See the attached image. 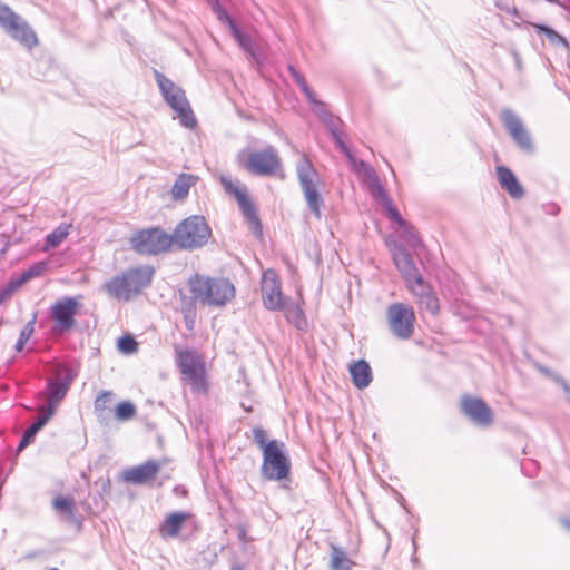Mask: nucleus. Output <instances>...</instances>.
<instances>
[{
    "instance_id": "f257e3e1",
    "label": "nucleus",
    "mask_w": 570,
    "mask_h": 570,
    "mask_svg": "<svg viewBox=\"0 0 570 570\" xmlns=\"http://www.w3.org/2000/svg\"><path fill=\"white\" fill-rule=\"evenodd\" d=\"M191 298L212 308H222L232 302L236 289L234 284L224 277L195 275L188 281Z\"/></svg>"
},
{
    "instance_id": "f03ea898",
    "label": "nucleus",
    "mask_w": 570,
    "mask_h": 570,
    "mask_svg": "<svg viewBox=\"0 0 570 570\" xmlns=\"http://www.w3.org/2000/svg\"><path fill=\"white\" fill-rule=\"evenodd\" d=\"M154 274L155 269L149 265L130 268L112 277L104 288L110 296L127 302L150 285Z\"/></svg>"
},
{
    "instance_id": "7ed1b4c3",
    "label": "nucleus",
    "mask_w": 570,
    "mask_h": 570,
    "mask_svg": "<svg viewBox=\"0 0 570 570\" xmlns=\"http://www.w3.org/2000/svg\"><path fill=\"white\" fill-rule=\"evenodd\" d=\"M212 230L204 216L193 215L180 222L171 234L173 245L181 249H197L207 244Z\"/></svg>"
},
{
    "instance_id": "20e7f679",
    "label": "nucleus",
    "mask_w": 570,
    "mask_h": 570,
    "mask_svg": "<svg viewBox=\"0 0 570 570\" xmlns=\"http://www.w3.org/2000/svg\"><path fill=\"white\" fill-rule=\"evenodd\" d=\"M155 79L165 101L175 111V118L179 119L183 127L194 129L197 120L185 96V91L158 71H155Z\"/></svg>"
},
{
    "instance_id": "39448f33",
    "label": "nucleus",
    "mask_w": 570,
    "mask_h": 570,
    "mask_svg": "<svg viewBox=\"0 0 570 570\" xmlns=\"http://www.w3.org/2000/svg\"><path fill=\"white\" fill-rule=\"evenodd\" d=\"M296 173L307 207L320 219L322 217V207L324 206L323 197L318 191L321 178L306 155H303L298 160Z\"/></svg>"
},
{
    "instance_id": "423d86ee",
    "label": "nucleus",
    "mask_w": 570,
    "mask_h": 570,
    "mask_svg": "<svg viewBox=\"0 0 570 570\" xmlns=\"http://www.w3.org/2000/svg\"><path fill=\"white\" fill-rule=\"evenodd\" d=\"M77 373L67 365L60 364L56 367L55 376L48 379L46 390L39 395L46 399V404L41 405L38 411L55 414L57 405L67 395L70 385L76 379Z\"/></svg>"
},
{
    "instance_id": "0eeeda50",
    "label": "nucleus",
    "mask_w": 570,
    "mask_h": 570,
    "mask_svg": "<svg viewBox=\"0 0 570 570\" xmlns=\"http://www.w3.org/2000/svg\"><path fill=\"white\" fill-rule=\"evenodd\" d=\"M237 161L243 168L256 176H271L282 166L276 148L271 145L250 153L242 150L237 155Z\"/></svg>"
},
{
    "instance_id": "6e6552de",
    "label": "nucleus",
    "mask_w": 570,
    "mask_h": 570,
    "mask_svg": "<svg viewBox=\"0 0 570 570\" xmlns=\"http://www.w3.org/2000/svg\"><path fill=\"white\" fill-rule=\"evenodd\" d=\"M0 27L16 41L31 50L38 46V37L30 24L9 6L0 2Z\"/></svg>"
},
{
    "instance_id": "1a4fd4ad",
    "label": "nucleus",
    "mask_w": 570,
    "mask_h": 570,
    "mask_svg": "<svg viewBox=\"0 0 570 570\" xmlns=\"http://www.w3.org/2000/svg\"><path fill=\"white\" fill-rule=\"evenodd\" d=\"M176 361L183 379L191 386L193 391H206V370L202 356L193 350L176 348Z\"/></svg>"
},
{
    "instance_id": "9d476101",
    "label": "nucleus",
    "mask_w": 570,
    "mask_h": 570,
    "mask_svg": "<svg viewBox=\"0 0 570 570\" xmlns=\"http://www.w3.org/2000/svg\"><path fill=\"white\" fill-rule=\"evenodd\" d=\"M132 248L142 255H157L173 246L171 235L159 227L139 230L130 238Z\"/></svg>"
},
{
    "instance_id": "9b49d317",
    "label": "nucleus",
    "mask_w": 570,
    "mask_h": 570,
    "mask_svg": "<svg viewBox=\"0 0 570 570\" xmlns=\"http://www.w3.org/2000/svg\"><path fill=\"white\" fill-rule=\"evenodd\" d=\"M289 461L284 452V443L272 440L263 452L262 475L271 481H279L287 478Z\"/></svg>"
},
{
    "instance_id": "f8f14e48",
    "label": "nucleus",
    "mask_w": 570,
    "mask_h": 570,
    "mask_svg": "<svg viewBox=\"0 0 570 570\" xmlns=\"http://www.w3.org/2000/svg\"><path fill=\"white\" fill-rule=\"evenodd\" d=\"M415 321L414 308L405 303H392L386 308L389 330L400 340H409L412 337Z\"/></svg>"
},
{
    "instance_id": "ddd939ff",
    "label": "nucleus",
    "mask_w": 570,
    "mask_h": 570,
    "mask_svg": "<svg viewBox=\"0 0 570 570\" xmlns=\"http://www.w3.org/2000/svg\"><path fill=\"white\" fill-rule=\"evenodd\" d=\"M220 184L224 190L234 196L238 203L239 209L248 223L249 229L257 237L262 236V224L257 216L256 208L252 203L247 189L238 181H234L228 176L220 177Z\"/></svg>"
},
{
    "instance_id": "4468645a",
    "label": "nucleus",
    "mask_w": 570,
    "mask_h": 570,
    "mask_svg": "<svg viewBox=\"0 0 570 570\" xmlns=\"http://www.w3.org/2000/svg\"><path fill=\"white\" fill-rule=\"evenodd\" d=\"M80 306L77 297L65 296L55 302L50 307V317L53 321L52 333L63 334L70 331L75 324V316Z\"/></svg>"
},
{
    "instance_id": "2eb2a0df",
    "label": "nucleus",
    "mask_w": 570,
    "mask_h": 570,
    "mask_svg": "<svg viewBox=\"0 0 570 570\" xmlns=\"http://www.w3.org/2000/svg\"><path fill=\"white\" fill-rule=\"evenodd\" d=\"M406 289L413 296L420 311L436 315L440 311V302L433 286L421 275L405 284Z\"/></svg>"
},
{
    "instance_id": "dca6fc26",
    "label": "nucleus",
    "mask_w": 570,
    "mask_h": 570,
    "mask_svg": "<svg viewBox=\"0 0 570 570\" xmlns=\"http://www.w3.org/2000/svg\"><path fill=\"white\" fill-rule=\"evenodd\" d=\"M261 292L263 305L268 311H279L287 298L283 295L281 281L273 269H267L262 275Z\"/></svg>"
},
{
    "instance_id": "f3484780",
    "label": "nucleus",
    "mask_w": 570,
    "mask_h": 570,
    "mask_svg": "<svg viewBox=\"0 0 570 570\" xmlns=\"http://www.w3.org/2000/svg\"><path fill=\"white\" fill-rule=\"evenodd\" d=\"M462 413L478 426H490L493 423V411L480 397L463 395L461 397Z\"/></svg>"
},
{
    "instance_id": "a211bd4d",
    "label": "nucleus",
    "mask_w": 570,
    "mask_h": 570,
    "mask_svg": "<svg viewBox=\"0 0 570 570\" xmlns=\"http://www.w3.org/2000/svg\"><path fill=\"white\" fill-rule=\"evenodd\" d=\"M500 118L519 148L523 151L532 153L534 148L531 137L518 115L510 109H503Z\"/></svg>"
},
{
    "instance_id": "6ab92c4d",
    "label": "nucleus",
    "mask_w": 570,
    "mask_h": 570,
    "mask_svg": "<svg viewBox=\"0 0 570 570\" xmlns=\"http://www.w3.org/2000/svg\"><path fill=\"white\" fill-rule=\"evenodd\" d=\"M392 259L396 269L401 274L404 284H407L422 275L415 265L412 255L404 246L394 244L392 248Z\"/></svg>"
},
{
    "instance_id": "aec40b11",
    "label": "nucleus",
    "mask_w": 570,
    "mask_h": 570,
    "mask_svg": "<svg viewBox=\"0 0 570 570\" xmlns=\"http://www.w3.org/2000/svg\"><path fill=\"white\" fill-rule=\"evenodd\" d=\"M161 464L155 460H148L145 463L128 469L124 472V480L134 484H144L153 480L159 472Z\"/></svg>"
},
{
    "instance_id": "412c9836",
    "label": "nucleus",
    "mask_w": 570,
    "mask_h": 570,
    "mask_svg": "<svg viewBox=\"0 0 570 570\" xmlns=\"http://www.w3.org/2000/svg\"><path fill=\"white\" fill-rule=\"evenodd\" d=\"M498 180L503 189L514 199H520L524 195V190L518 181L514 174L504 166L497 167Z\"/></svg>"
},
{
    "instance_id": "4be33fe9",
    "label": "nucleus",
    "mask_w": 570,
    "mask_h": 570,
    "mask_svg": "<svg viewBox=\"0 0 570 570\" xmlns=\"http://www.w3.org/2000/svg\"><path fill=\"white\" fill-rule=\"evenodd\" d=\"M187 518L188 514L186 512H174L168 514L159 525V534L161 538L167 539L177 537Z\"/></svg>"
},
{
    "instance_id": "5701e85b",
    "label": "nucleus",
    "mask_w": 570,
    "mask_h": 570,
    "mask_svg": "<svg viewBox=\"0 0 570 570\" xmlns=\"http://www.w3.org/2000/svg\"><path fill=\"white\" fill-rule=\"evenodd\" d=\"M348 370L352 382L357 389H365L372 382V370L366 361H356L350 365Z\"/></svg>"
},
{
    "instance_id": "b1692460",
    "label": "nucleus",
    "mask_w": 570,
    "mask_h": 570,
    "mask_svg": "<svg viewBox=\"0 0 570 570\" xmlns=\"http://www.w3.org/2000/svg\"><path fill=\"white\" fill-rule=\"evenodd\" d=\"M47 267L48 264L46 262L35 263L29 268L23 271L19 276L13 277L9 281L7 292L10 294L11 292L22 286L24 283L29 282L30 279L42 275Z\"/></svg>"
},
{
    "instance_id": "393cba45",
    "label": "nucleus",
    "mask_w": 570,
    "mask_h": 570,
    "mask_svg": "<svg viewBox=\"0 0 570 570\" xmlns=\"http://www.w3.org/2000/svg\"><path fill=\"white\" fill-rule=\"evenodd\" d=\"M198 176L191 174H180L171 187V197L175 200H183L188 196L189 189L196 185Z\"/></svg>"
},
{
    "instance_id": "a878e982",
    "label": "nucleus",
    "mask_w": 570,
    "mask_h": 570,
    "mask_svg": "<svg viewBox=\"0 0 570 570\" xmlns=\"http://www.w3.org/2000/svg\"><path fill=\"white\" fill-rule=\"evenodd\" d=\"M51 419L50 411L48 413L39 412V416L35 423H32L23 433L22 439L19 442L18 451H22L33 440L36 434L48 423Z\"/></svg>"
},
{
    "instance_id": "bb28decb",
    "label": "nucleus",
    "mask_w": 570,
    "mask_h": 570,
    "mask_svg": "<svg viewBox=\"0 0 570 570\" xmlns=\"http://www.w3.org/2000/svg\"><path fill=\"white\" fill-rule=\"evenodd\" d=\"M355 563L348 558L346 551L337 546H331L330 569L352 570Z\"/></svg>"
},
{
    "instance_id": "cd10ccee",
    "label": "nucleus",
    "mask_w": 570,
    "mask_h": 570,
    "mask_svg": "<svg viewBox=\"0 0 570 570\" xmlns=\"http://www.w3.org/2000/svg\"><path fill=\"white\" fill-rule=\"evenodd\" d=\"M281 311L284 312L286 320L298 330H303L306 326V318L302 308L297 304L287 303L286 301Z\"/></svg>"
},
{
    "instance_id": "c85d7f7f",
    "label": "nucleus",
    "mask_w": 570,
    "mask_h": 570,
    "mask_svg": "<svg viewBox=\"0 0 570 570\" xmlns=\"http://www.w3.org/2000/svg\"><path fill=\"white\" fill-rule=\"evenodd\" d=\"M71 225L61 224L46 236L43 250L58 247L69 235Z\"/></svg>"
},
{
    "instance_id": "c756f323",
    "label": "nucleus",
    "mask_w": 570,
    "mask_h": 570,
    "mask_svg": "<svg viewBox=\"0 0 570 570\" xmlns=\"http://www.w3.org/2000/svg\"><path fill=\"white\" fill-rule=\"evenodd\" d=\"M351 169L364 181L373 178L376 175L375 170L364 160L357 159L355 155L348 159Z\"/></svg>"
},
{
    "instance_id": "7c9ffc66",
    "label": "nucleus",
    "mask_w": 570,
    "mask_h": 570,
    "mask_svg": "<svg viewBox=\"0 0 570 570\" xmlns=\"http://www.w3.org/2000/svg\"><path fill=\"white\" fill-rule=\"evenodd\" d=\"M368 186L370 193L380 204L383 206L384 204H389L391 197L386 193V190L381 185L377 175L373 176V178L365 181Z\"/></svg>"
},
{
    "instance_id": "2f4dec72",
    "label": "nucleus",
    "mask_w": 570,
    "mask_h": 570,
    "mask_svg": "<svg viewBox=\"0 0 570 570\" xmlns=\"http://www.w3.org/2000/svg\"><path fill=\"white\" fill-rule=\"evenodd\" d=\"M534 28L537 29L538 32L543 33L548 38L550 43L554 46H561L566 50H569V42L567 41V39L563 36L559 35L553 29L543 24H535Z\"/></svg>"
},
{
    "instance_id": "473e14b6",
    "label": "nucleus",
    "mask_w": 570,
    "mask_h": 570,
    "mask_svg": "<svg viewBox=\"0 0 570 570\" xmlns=\"http://www.w3.org/2000/svg\"><path fill=\"white\" fill-rule=\"evenodd\" d=\"M230 33L246 52H248L252 57H255V45L250 36L242 32L237 26H232Z\"/></svg>"
},
{
    "instance_id": "72a5a7b5",
    "label": "nucleus",
    "mask_w": 570,
    "mask_h": 570,
    "mask_svg": "<svg viewBox=\"0 0 570 570\" xmlns=\"http://www.w3.org/2000/svg\"><path fill=\"white\" fill-rule=\"evenodd\" d=\"M288 70L294 79V81L297 83L299 89L304 92L306 99L308 101H314V92L305 81L304 77L292 66L288 67Z\"/></svg>"
},
{
    "instance_id": "f704fd0d",
    "label": "nucleus",
    "mask_w": 570,
    "mask_h": 570,
    "mask_svg": "<svg viewBox=\"0 0 570 570\" xmlns=\"http://www.w3.org/2000/svg\"><path fill=\"white\" fill-rule=\"evenodd\" d=\"M136 414V407L131 402H121L117 405L115 416L119 421H128Z\"/></svg>"
},
{
    "instance_id": "c9c22d12",
    "label": "nucleus",
    "mask_w": 570,
    "mask_h": 570,
    "mask_svg": "<svg viewBox=\"0 0 570 570\" xmlns=\"http://www.w3.org/2000/svg\"><path fill=\"white\" fill-rule=\"evenodd\" d=\"M35 322H36V317H33L30 322H28L20 331L19 338L14 346V350L17 352H21L23 350L26 342L32 335V333L35 331Z\"/></svg>"
},
{
    "instance_id": "e433bc0d",
    "label": "nucleus",
    "mask_w": 570,
    "mask_h": 570,
    "mask_svg": "<svg viewBox=\"0 0 570 570\" xmlns=\"http://www.w3.org/2000/svg\"><path fill=\"white\" fill-rule=\"evenodd\" d=\"M73 500L69 498L58 497L53 500V508L61 513L72 517Z\"/></svg>"
},
{
    "instance_id": "4c0bfd02",
    "label": "nucleus",
    "mask_w": 570,
    "mask_h": 570,
    "mask_svg": "<svg viewBox=\"0 0 570 570\" xmlns=\"http://www.w3.org/2000/svg\"><path fill=\"white\" fill-rule=\"evenodd\" d=\"M212 3L213 10L216 13L219 21L226 23L232 30V26H236L234 20L229 17V14L226 12V10L220 6L218 0H208Z\"/></svg>"
},
{
    "instance_id": "58836bf2",
    "label": "nucleus",
    "mask_w": 570,
    "mask_h": 570,
    "mask_svg": "<svg viewBox=\"0 0 570 570\" xmlns=\"http://www.w3.org/2000/svg\"><path fill=\"white\" fill-rule=\"evenodd\" d=\"M138 344L131 336H122L118 340V348L125 354H131L137 351Z\"/></svg>"
},
{
    "instance_id": "ea45409f",
    "label": "nucleus",
    "mask_w": 570,
    "mask_h": 570,
    "mask_svg": "<svg viewBox=\"0 0 570 570\" xmlns=\"http://www.w3.org/2000/svg\"><path fill=\"white\" fill-rule=\"evenodd\" d=\"M321 120L330 130L331 136L340 132L341 120L336 118L334 115H332L330 111L328 114L325 115V117L321 118Z\"/></svg>"
},
{
    "instance_id": "a19ab883",
    "label": "nucleus",
    "mask_w": 570,
    "mask_h": 570,
    "mask_svg": "<svg viewBox=\"0 0 570 570\" xmlns=\"http://www.w3.org/2000/svg\"><path fill=\"white\" fill-rule=\"evenodd\" d=\"M321 120L330 130L331 136L340 132L341 120L336 118L334 115H332L330 111L328 114L325 115V117L321 118Z\"/></svg>"
},
{
    "instance_id": "79ce46f5",
    "label": "nucleus",
    "mask_w": 570,
    "mask_h": 570,
    "mask_svg": "<svg viewBox=\"0 0 570 570\" xmlns=\"http://www.w3.org/2000/svg\"><path fill=\"white\" fill-rule=\"evenodd\" d=\"M384 209L387 213V216L391 220L395 222L400 226H405V220L401 217L397 209L393 205V200H390L389 204L383 205Z\"/></svg>"
},
{
    "instance_id": "37998d69",
    "label": "nucleus",
    "mask_w": 570,
    "mask_h": 570,
    "mask_svg": "<svg viewBox=\"0 0 570 570\" xmlns=\"http://www.w3.org/2000/svg\"><path fill=\"white\" fill-rule=\"evenodd\" d=\"M384 209L387 213V216L391 220L395 222L400 226H405V220L401 217L397 209L393 205V200H390L389 204L383 205Z\"/></svg>"
},
{
    "instance_id": "c03bdc74",
    "label": "nucleus",
    "mask_w": 570,
    "mask_h": 570,
    "mask_svg": "<svg viewBox=\"0 0 570 570\" xmlns=\"http://www.w3.org/2000/svg\"><path fill=\"white\" fill-rule=\"evenodd\" d=\"M332 138H333L335 145L337 146V148L344 154V156L348 160L350 157L353 156L354 154L352 153L350 147L343 140L341 132L332 135Z\"/></svg>"
},
{
    "instance_id": "a18cd8bd",
    "label": "nucleus",
    "mask_w": 570,
    "mask_h": 570,
    "mask_svg": "<svg viewBox=\"0 0 570 570\" xmlns=\"http://www.w3.org/2000/svg\"><path fill=\"white\" fill-rule=\"evenodd\" d=\"M254 441L261 446L262 451H265V446L268 442H266V433L262 428H255L253 430Z\"/></svg>"
},
{
    "instance_id": "49530a36",
    "label": "nucleus",
    "mask_w": 570,
    "mask_h": 570,
    "mask_svg": "<svg viewBox=\"0 0 570 570\" xmlns=\"http://www.w3.org/2000/svg\"><path fill=\"white\" fill-rule=\"evenodd\" d=\"M313 106V110L315 115L321 119L325 117L326 114H328V110L326 109L325 105L317 100L314 96V101H308Z\"/></svg>"
},
{
    "instance_id": "de8ad7c7",
    "label": "nucleus",
    "mask_w": 570,
    "mask_h": 570,
    "mask_svg": "<svg viewBox=\"0 0 570 570\" xmlns=\"http://www.w3.org/2000/svg\"><path fill=\"white\" fill-rule=\"evenodd\" d=\"M110 397H111L110 392L105 391V392L100 393V395H98V397L95 401L96 410L105 409L106 404L110 400Z\"/></svg>"
},
{
    "instance_id": "09e8293b",
    "label": "nucleus",
    "mask_w": 570,
    "mask_h": 570,
    "mask_svg": "<svg viewBox=\"0 0 570 570\" xmlns=\"http://www.w3.org/2000/svg\"><path fill=\"white\" fill-rule=\"evenodd\" d=\"M405 229V234L407 235V242L411 246H417L419 243H420V239L419 237L416 236V234L414 233L413 228L412 227H409V226H404Z\"/></svg>"
},
{
    "instance_id": "8fccbe9b",
    "label": "nucleus",
    "mask_w": 570,
    "mask_h": 570,
    "mask_svg": "<svg viewBox=\"0 0 570 570\" xmlns=\"http://www.w3.org/2000/svg\"><path fill=\"white\" fill-rule=\"evenodd\" d=\"M497 6L500 9L505 10L509 14L518 17V10L514 7H509V6L501 7L499 3H497Z\"/></svg>"
},
{
    "instance_id": "3c124183",
    "label": "nucleus",
    "mask_w": 570,
    "mask_h": 570,
    "mask_svg": "<svg viewBox=\"0 0 570 570\" xmlns=\"http://www.w3.org/2000/svg\"><path fill=\"white\" fill-rule=\"evenodd\" d=\"M513 57H514V60H515V66L518 69L521 68V59H520V56L518 52H513Z\"/></svg>"
},
{
    "instance_id": "603ef678",
    "label": "nucleus",
    "mask_w": 570,
    "mask_h": 570,
    "mask_svg": "<svg viewBox=\"0 0 570 570\" xmlns=\"http://www.w3.org/2000/svg\"><path fill=\"white\" fill-rule=\"evenodd\" d=\"M560 383H561V385H562V387H563L564 392L568 394V397H569V400H570V386H569V385H567V383H566L564 381H562V380H560Z\"/></svg>"
},
{
    "instance_id": "864d4df0",
    "label": "nucleus",
    "mask_w": 570,
    "mask_h": 570,
    "mask_svg": "<svg viewBox=\"0 0 570 570\" xmlns=\"http://www.w3.org/2000/svg\"><path fill=\"white\" fill-rule=\"evenodd\" d=\"M561 522L563 527L570 531V519H562Z\"/></svg>"
},
{
    "instance_id": "5fc2aeb1",
    "label": "nucleus",
    "mask_w": 570,
    "mask_h": 570,
    "mask_svg": "<svg viewBox=\"0 0 570 570\" xmlns=\"http://www.w3.org/2000/svg\"><path fill=\"white\" fill-rule=\"evenodd\" d=\"M7 294H9V293L7 292V289H6V291H3V292H0V303L2 302V299L4 298V296H6Z\"/></svg>"
},
{
    "instance_id": "6e6d98bb",
    "label": "nucleus",
    "mask_w": 570,
    "mask_h": 570,
    "mask_svg": "<svg viewBox=\"0 0 570 570\" xmlns=\"http://www.w3.org/2000/svg\"><path fill=\"white\" fill-rule=\"evenodd\" d=\"M46 570H59L58 568H49V569H46Z\"/></svg>"
},
{
    "instance_id": "4d7b16f0",
    "label": "nucleus",
    "mask_w": 570,
    "mask_h": 570,
    "mask_svg": "<svg viewBox=\"0 0 570 570\" xmlns=\"http://www.w3.org/2000/svg\"><path fill=\"white\" fill-rule=\"evenodd\" d=\"M549 2H556L557 0H548Z\"/></svg>"
}]
</instances>
